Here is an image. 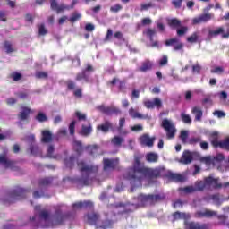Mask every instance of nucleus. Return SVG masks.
I'll list each match as a JSON object with an SVG mask.
<instances>
[{
	"label": "nucleus",
	"instance_id": "nucleus-45",
	"mask_svg": "<svg viewBox=\"0 0 229 229\" xmlns=\"http://www.w3.org/2000/svg\"><path fill=\"white\" fill-rule=\"evenodd\" d=\"M81 19V14L78 13H72V16L69 18V21L72 24H74V22H77V21H80Z\"/></svg>",
	"mask_w": 229,
	"mask_h": 229
},
{
	"label": "nucleus",
	"instance_id": "nucleus-51",
	"mask_svg": "<svg viewBox=\"0 0 229 229\" xmlns=\"http://www.w3.org/2000/svg\"><path fill=\"white\" fill-rule=\"evenodd\" d=\"M159 66L160 67H165L167 64H169V57L167 55H163L161 59H159Z\"/></svg>",
	"mask_w": 229,
	"mask_h": 229
},
{
	"label": "nucleus",
	"instance_id": "nucleus-36",
	"mask_svg": "<svg viewBox=\"0 0 229 229\" xmlns=\"http://www.w3.org/2000/svg\"><path fill=\"white\" fill-rule=\"evenodd\" d=\"M174 219L178 220V219H184V221H187V219H191V215L187 213H182L180 211H176L174 213Z\"/></svg>",
	"mask_w": 229,
	"mask_h": 229
},
{
	"label": "nucleus",
	"instance_id": "nucleus-8",
	"mask_svg": "<svg viewBox=\"0 0 229 229\" xmlns=\"http://www.w3.org/2000/svg\"><path fill=\"white\" fill-rule=\"evenodd\" d=\"M216 216H217V211H213L210 209H205L203 211H197L194 214V217L196 219H203V218H207V219H210L212 217H216Z\"/></svg>",
	"mask_w": 229,
	"mask_h": 229
},
{
	"label": "nucleus",
	"instance_id": "nucleus-11",
	"mask_svg": "<svg viewBox=\"0 0 229 229\" xmlns=\"http://www.w3.org/2000/svg\"><path fill=\"white\" fill-rule=\"evenodd\" d=\"M214 19V14L208 13H202L192 19V24H203L208 22V21H212Z\"/></svg>",
	"mask_w": 229,
	"mask_h": 229
},
{
	"label": "nucleus",
	"instance_id": "nucleus-59",
	"mask_svg": "<svg viewBox=\"0 0 229 229\" xmlns=\"http://www.w3.org/2000/svg\"><path fill=\"white\" fill-rule=\"evenodd\" d=\"M66 87L68 90H74V89H76V82H74V81L68 80L66 81Z\"/></svg>",
	"mask_w": 229,
	"mask_h": 229
},
{
	"label": "nucleus",
	"instance_id": "nucleus-21",
	"mask_svg": "<svg viewBox=\"0 0 229 229\" xmlns=\"http://www.w3.org/2000/svg\"><path fill=\"white\" fill-rule=\"evenodd\" d=\"M41 142L44 144H49L53 142V133L49 130H43L41 131Z\"/></svg>",
	"mask_w": 229,
	"mask_h": 229
},
{
	"label": "nucleus",
	"instance_id": "nucleus-32",
	"mask_svg": "<svg viewBox=\"0 0 229 229\" xmlns=\"http://www.w3.org/2000/svg\"><path fill=\"white\" fill-rule=\"evenodd\" d=\"M151 69H153V63L147 60L142 63L141 66L139 68V71H140V72H148V71H151Z\"/></svg>",
	"mask_w": 229,
	"mask_h": 229
},
{
	"label": "nucleus",
	"instance_id": "nucleus-57",
	"mask_svg": "<svg viewBox=\"0 0 229 229\" xmlns=\"http://www.w3.org/2000/svg\"><path fill=\"white\" fill-rule=\"evenodd\" d=\"M187 31H189V28L187 26L181 27V29H177V35L178 37H183Z\"/></svg>",
	"mask_w": 229,
	"mask_h": 229
},
{
	"label": "nucleus",
	"instance_id": "nucleus-42",
	"mask_svg": "<svg viewBox=\"0 0 229 229\" xmlns=\"http://www.w3.org/2000/svg\"><path fill=\"white\" fill-rule=\"evenodd\" d=\"M48 76L49 74L47 73V72L38 71V72H36L35 73V77L38 80H47Z\"/></svg>",
	"mask_w": 229,
	"mask_h": 229
},
{
	"label": "nucleus",
	"instance_id": "nucleus-5",
	"mask_svg": "<svg viewBox=\"0 0 229 229\" xmlns=\"http://www.w3.org/2000/svg\"><path fill=\"white\" fill-rule=\"evenodd\" d=\"M162 128L166 131V139L171 140V139H174L176 136V127L173 122L168 119H164L161 123Z\"/></svg>",
	"mask_w": 229,
	"mask_h": 229
},
{
	"label": "nucleus",
	"instance_id": "nucleus-49",
	"mask_svg": "<svg viewBox=\"0 0 229 229\" xmlns=\"http://www.w3.org/2000/svg\"><path fill=\"white\" fill-rule=\"evenodd\" d=\"M180 139L182 144H187V139H189V131H182L180 134Z\"/></svg>",
	"mask_w": 229,
	"mask_h": 229
},
{
	"label": "nucleus",
	"instance_id": "nucleus-35",
	"mask_svg": "<svg viewBox=\"0 0 229 229\" xmlns=\"http://www.w3.org/2000/svg\"><path fill=\"white\" fill-rule=\"evenodd\" d=\"M146 160L149 164H155L158 162V155L155 152H150L146 155Z\"/></svg>",
	"mask_w": 229,
	"mask_h": 229
},
{
	"label": "nucleus",
	"instance_id": "nucleus-39",
	"mask_svg": "<svg viewBox=\"0 0 229 229\" xmlns=\"http://www.w3.org/2000/svg\"><path fill=\"white\" fill-rule=\"evenodd\" d=\"M129 115L132 117V119H144V115L135 111L133 107L129 109Z\"/></svg>",
	"mask_w": 229,
	"mask_h": 229
},
{
	"label": "nucleus",
	"instance_id": "nucleus-29",
	"mask_svg": "<svg viewBox=\"0 0 229 229\" xmlns=\"http://www.w3.org/2000/svg\"><path fill=\"white\" fill-rule=\"evenodd\" d=\"M138 201L139 203H140V205H142V207L148 205V203H149V205H151V195H144V194H140L138 196Z\"/></svg>",
	"mask_w": 229,
	"mask_h": 229
},
{
	"label": "nucleus",
	"instance_id": "nucleus-27",
	"mask_svg": "<svg viewBox=\"0 0 229 229\" xmlns=\"http://www.w3.org/2000/svg\"><path fill=\"white\" fill-rule=\"evenodd\" d=\"M85 149L88 154H89L91 157H96L99 151V146L98 145H88L85 147Z\"/></svg>",
	"mask_w": 229,
	"mask_h": 229
},
{
	"label": "nucleus",
	"instance_id": "nucleus-41",
	"mask_svg": "<svg viewBox=\"0 0 229 229\" xmlns=\"http://www.w3.org/2000/svg\"><path fill=\"white\" fill-rule=\"evenodd\" d=\"M74 148L77 155H81L83 153V144L81 141H74Z\"/></svg>",
	"mask_w": 229,
	"mask_h": 229
},
{
	"label": "nucleus",
	"instance_id": "nucleus-61",
	"mask_svg": "<svg viewBox=\"0 0 229 229\" xmlns=\"http://www.w3.org/2000/svg\"><path fill=\"white\" fill-rule=\"evenodd\" d=\"M225 70L221 66H216L214 69H211V74H223Z\"/></svg>",
	"mask_w": 229,
	"mask_h": 229
},
{
	"label": "nucleus",
	"instance_id": "nucleus-20",
	"mask_svg": "<svg viewBox=\"0 0 229 229\" xmlns=\"http://www.w3.org/2000/svg\"><path fill=\"white\" fill-rule=\"evenodd\" d=\"M32 112L33 111L31 110V108H30L28 106L21 107V112H20L18 114V119L20 121H28V119H30V115H31Z\"/></svg>",
	"mask_w": 229,
	"mask_h": 229
},
{
	"label": "nucleus",
	"instance_id": "nucleus-43",
	"mask_svg": "<svg viewBox=\"0 0 229 229\" xmlns=\"http://www.w3.org/2000/svg\"><path fill=\"white\" fill-rule=\"evenodd\" d=\"M4 47L6 50L7 54L14 53L15 49L13 48L12 42L10 41H4Z\"/></svg>",
	"mask_w": 229,
	"mask_h": 229
},
{
	"label": "nucleus",
	"instance_id": "nucleus-34",
	"mask_svg": "<svg viewBox=\"0 0 229 229\" xmlns=\"http://www.w3.org/2000/svg\"><path fill=\"white\" fill-rule=\"evenodd\" d=\"M208 186V183H207V178L204 179V181H199L195 182L194 188L196 189V192L205 191L206 187Z\"/></svg>",
	"mask_w": 229,
	"mask_h": 229
},
{
	"label": "nucleus",
	"instance_id": "nucleus-7",
	"mask_svg": "<svg viewBox=\"0 0 229 229\" xmlns=\"http://www.w3.org/2000/svg\"><path fill=\"white\" fill-rule=\"evenodd\" d=\"M97 110L101 112L102 114H105V115H121L123 112L119 109V107H115L114 106H105L104 105L98 106Z\"/></svg>",
	"mask_w": 229,
	"mask_h": 229
},
{
	"label": "nucleus",
	"instance_id": "nucleus-14",
	"mask_svg": "<svg viewBox=\"0 0 229 229\" xmlns=\"http://www.w3.org/2000/svg\"><path fill=\"white\" fill-rule=\"evenodd\" d=\"M165 46H173L174 51H182V49H183V43L180 42V39L176 38L166 39Z\"/></svg>",
	"mask_w": 229,
	"mask_h": 229
},
{
	"label": "nucleus",
	"instance_id": "nucleus-58",
	"mask_svg": "<svg viewBox=\"0 0 229 229\" xmlns=\"http://www.w3.org/2000/svg\"><path fill=\"white\" fill-rule=\"evenodd\" d=\"M217 219H218V223L219 225H226V221H228V216H225V215H218L216 216Z\"/></svg>",
	"mask_w": 229,
	"mask_h": 229
},
{
	"label": "nucleus",
	"instance_id": "nucleus-62",
	"mask_svg": "<svg viewBox=\"0 0 229 229\" xmlns=\"http://www.w3.org/2000/svg\"><path fill=\"white\" fill-rule=\"evenodd\" d=\"M172 4L174 8L180 10V8H182V4H183V0H173Z\"/></svg>",
	"mask_w": 229,
	"mask_h": 229
},
{
	"label": "nucleus",
	"instance_id": "nucleus-54",
	"mask_svg": "<svg viewBox=\"0 0 229 229\" xmlns=\"http://www.w3.org/2000/svg\"><path fill=\"white\" fill-rule=\"evenodd\" d=\"M11 78L13 81H19V80H22V73L13 72V73H11Z\"/></svg>",
	"mask_w": 229,
	"mask_h": 229
},
{
	"label": "nucleus",
	"instance_id": "nucleus-1",
	"mask_svg": "<svg viewBox=\"0 0 229 229\" xmlns=\"http://www.w3.org/2000/svg\"><path fill=\"white\" fill-rule=\"evenodd\" d=\"M162 173H164V168H151L146 166L144 164L140 163L139 157H135L132 166L127 168L126 173L123 174V178L128 180L132 187H139V185H142L144 180L151 181L160 178Z\"/></svg>",
	"mask_w": 229,
	"mask_h": 229
},
{
	"label": "nucleus",
	"instance_id": "nucleus-30",
	"mask_svg": "<svg viewBox=\"0 0 229 229\" xmlns=\"http://www.w3.org/2000/svg\"><path fill=\"white\" fill-rule=\"evenodd\" d=\"M165 199V195L164 193L160 194H150V205H155L158 201H164Z\"/></svg>",
	"mask_w": 229,
	"mask_h": 229
},
{
	"label": "nucleus",
	"instance_id": "nucleus-12",
	"mask_svg": "<svg viewBox=\"0 0 229 229\" xmlns=\"http://www.w3.org/2000/svg\"><path fill=\"white\" fill-rule=\"evenodd\" d=\"M157 138L149 137V134H143L139 138L140 146H146L147 148H153Z\"/></svg>",
	"mask_w": 229,
	"mask_h": 229
},
{
	"label": "nucleus",
	"instance_id": "nucleus-28",
	"mask_svg": "<svg viewBox=\"0 0 229 229\" xmlns=\"http://www.w3.org/2000/svg\"><path fill=\"white\" fill-rule=\"evenodd\" d=\"M103 164H104V171H106L107 169H115L117 165V164L115 163V160L108 159V158H104Z\"/></svg>",
	"mask_w": 229,
	"mask_h": 229
},
{
	"label": "nucleus",
	"instance_id": "nucleus-31",
	"mask_svg": "<svg viewBox=\"0 0 229 229\" xmlns=\"http://www.w3.org/2000/svg\"><path fill=\"white\" fill-rule=\"evenodd\" d=\"M191 114H193V115H195V121L199 122L203 118V110H201V107H199V106H194L191 109Z\"/></svg>",
	"mask_w": 229,
	"mask_h": 229
},
{
	"label": "nucleus",
	"instance_id": "nucleus-4",
	"mask_svg": "<svg viewBox=\"0 0 229 229\" xmlns=\"http://www.w3.org/2000/svg\"><path fill=\"white\" fill-rule=\"evenodd\" d=\"M26 192H28V191L17 186L14 190L7 193L5 198L3 199V202L5 205H12V203H15L16 201H19V199L26 198Z\"/></svg>",
	"mask_w": 229,
	"mask_h": 229
},
{
	"label": "nucleus",
	"instance_id": "nucleus-46",
	"mask_svg": "<svg viewBox=\"0 0 229 229\" xmlns=\"http://www.w3.org/2000/svg\"><path fill=\"white\" fill-rule=\"evenodd\" d=\"M181 119L182 123H184L185 124H191V123H192V119L191 118V115L185 113L181 114Z\"/></svg>",
	"mask_w": 229,
	"mask_h": 229
},
{
	"label": "nucleus",
	"instance_id": "nucleus-38",
	"mask_svg": "<svg viewBox=\"0 0 229 229\" xmlns=\"http://www.w3.org/2000/svg\"><path fill=\"white\" fill-rule=\"evenodd\" d=\"M53 182V178L51 177H45L38 180L39 187H47V185H51Z\"/></svg>",
	"mask_w": 229,
	"mask_h": 229
},
{
	"label": "nucleus",
	"instance_id": "nucleus-48",
	"mask_svg": "<svg viewBox=\"0 0 229 229\" xmlns=\"http://www.w3.org/2000/svg\"><path fill=\"white\" fill-rule=\"evenodd\" d=\"M35 119L36 121H38V123H46V121H47V115L44 113H38Z\"/></svg>",
	"mask_w": 229,
	"mask_h": 229
},
{
	"label": "nucleus",
	"instance_id": "nucleus-3",
	"mask_svg": "<svg viewBox=\"0 0 229 229\" xmlns=\"http://www.w3.org/2000/svg\"><path fill=\"white\" fill-rule=\"evenodd\" d=\"M71 219H72V213H64L61 208H57L52 216L50 223L52 226H60L62 225H65V223H67V221H71Z\"/></svg>",
	"mask_w": 229,
	"mask_h": 229
},
{
	"label": "nucleus",
	"instance_id": "nucleus-19",
	"mask_svg": "<svg viewBox=\"0 0 229 229\" xmlns=\"http://www.w3.org/2000/svg\"><path fill=\"white\" fill-rule=\"evenodd\" d=\"M85 219L88 223V225H98V223H99V214L98 213H88L85 216Z\"/></svg>",
	"mask_w": 229,
	"mask_h": 229
},
{
	"label": "nucleus",
	"instance_id": "nucleus-24",
	"mask_svg": "<svg viewBox=\"0 0 229 229\" xmlns=\"http://www.w3.org/2000/svg\"><path fill=\"white\" fill-rule=\"evenodd\" d=\"M112 128H114V125L110 123V121L106 120L104 123L97 127V130L103 131V133H108Z\"/></svg>",
	"mask_w": 229,
	"mask_h": 229
},
{
	"label": "nucleus",
	"instance_id": "nucleus-33",
	"mask_svg": "<svg viewBox=\"0 0 229 229\" xmlns=\"http://www.w3.org/2000/svg\"><path fill=\"white\" fill-rule=\"evenodd\" d=\"M76 81H81L83 80L85 83H90V77H89V73H86L83 70L81 72L77 73Z\"/></svg>",
	"mask_w": 229,
	"mask_h": 229
},
{
	"label": "nucleus",
	"instance_id": "nucleus-25",
	"mask_svg": "<svg viewBox=\"0 0 229 229\" xmlns=\"http://www.w3.org/2000/svg\"><path fill=\"white\" fill-rule=\"evenodd\" d=\"M167 25L173 30H178V28H182V21L178 18L168 19Z\"/></svg>",
	"mask_w": 229,
	"mask_h": 229
},
{
	"label": "nucleus",
	"instance_id": "nucleus-56",
	"mask_svg": "<svg viewBox=\"0 0 229 229\" xmlns=\"http://www.w3.org/2000/svg\"><path fill=\"white\" fill-rule=\"evenodd\" d=\"M112 37H114V30H112V29H108L104 38V42H110V40H112Z\"/></svg>",
	"mask_w": 229,
	"mask_h": 229
},
{
	"label": "nucleus",
	"instance_id": "nucleus-44",
	"mask_svg": "<svg viewBox=\"0 0 229 229\" xmlns=\"http://www.w3.org/2000/svg\"><path fill=\"white\" fill-rule=\"evenodd\" d=\"M69 133L71 137H74V133H76V121H72L68 127Z\"/></svg>",
	"mask_w": 229,
	"mask_h": 229
},
{
	"label": "nucleus",
	"instance_id": "nucleus-17",
	"mask_svg": "<svg viewBox=\"0 0 229 229\" xmlns=\"http://www.w3.org/2000/svg\"><path fill=\"white\" fill-rule=\"evenodd\" d=\"M192 160H194V157L192 156V152L189 150H184L182 157L180 159L181 164H183L184 165H188V164H191Z\"/></svg>",
	"mask_w": 229,
	"mask_h": 229
},
{
	"label": "nucleus",
	"instance_id": "nucleus-9",
	"mask_svg": "<svg viewBox=\"0 0 229 229\" xmlns=\"http://www.w3.org/2000/svg\"><path fill=\"white\" fill-rule=\"evenodd\" d=\"M206 183L208 186H212L213 189H223V187H229V182L224 183V185L219 182V179H216L212 176L206 177Z\"/></svg>",
	"mask_w": 229,
	"mask_h": 229
},
{
	"label": "nucleus",
	"instance_id": "nucleus-10",
	"mask_svg": "<svg viewBox=\"0 0 229 229\" xmlns=\"http://www.w3.org/2000/svg\"><path fill=\"white\" fill-rule=\"evenodd\" d=\"M209 140L213 148L224 149L225 140L219 141V133L217 131H214L209 135Z\"/></svg>",
	"mask_w": 229,
	"mask_h": 229
},
{
	"label": "nucleus",
	"instance_id": "nucleus-26",
	"mask_svg": "<svg viewBox=\"0 0 229 229\" xmlns=\"http://www.w3.org/2000/svg\"><path fill=\"white\" fill-rule=\"evenodd\" d=\"M93 129H92V124L89 123V125H82L81 129L80 131V135H81L82 137H89L90 135V133H92Z\"/></svg>",
	"mask_w": 229,
	"mask_h": 229
},
{
	"label": "nucleus",
	"instance_id": "nucleus-40",
	"mask_svg": "<svg viewBox=\"0 0 229 229\" xmlns=\"http://www.w3.org/2000/svg\"><path fill=\"white\" fill-rule=\"evenodd\" d=\"M111 142L114 146H117L118 148H120V146L123 145V142H124V140L121 136H114L111 140Z\"/></svg>",
	"mask_w": 229,
	"mask_h": 229
},
{
	"label": "nucleus",
	"instance_id": "nucleus-22",
	"mask_svg": "<svg viewBox=\"0 0 229 229\" xmlns=\"http://www.w3.org/2000/svg\"><path fill=\"white\" fill-rule=\"evenodd\" d=\"M165 176L166 178H168V180H171L172 182H182L185 181V178L183 177V175L180 174H174L173 172H167Z\"/></svg>",
	"mask_w": 229,
	"mask_h": 229
},
{
	"label": "nucleus",
	"instance_id": "nucleus-2",
	"mask_svg": "<svg viewBox=\"0 0 229 229\" xmlns=\"http://www.w3.org/2000/svg\"><path fill=\"white\" fill-rule=\"evenodd\" d=\"M77 167L82 174H86L87 178L81 179L80 182L83 183V185H89V176L90 174H96L98 171H99V166L95 165L88 164L87 162L81 160L77 162Z\"/></svg>",
	"mask_w": 229,
	"mask_h": 229
},
{
	"label": "nucleus",
	"instance_id": "nucleus-52",
	"mask_svg": "<svg viewBox=\"0 0 229 229\" xmlns=\"http://www.w3.org/2000/svg\"><path fill=\"white\" fill-rule=\"evenodd\" d=\"M157 33V30L155 29H147L145 31V35L147 37H149L150 42H153V36Z\"/></svg>",
	"mask_w": 229,
	"mask_h": 229
},
{
	"label": "nucleus",
	"instance_id": "nucleus-64",
	"mask_svg": "<svg viewBox=\"0 0 229 229\" xmlns=\"http://www.w3.org/2000/svg\"><path fill=\"white\" fill-rule=\"evenodd\" d=\"M113 225H114V222L112 220H105L102 223L101 228L103 229L110 228L112 227Z\"/></svg>",
	"mask_w": 229,
	"mask_h": 229
},
{
	"label": "nucleus",
	"instance_id": "nucleus-15",
	"mask_svg": "<svg viewBox=\"0 0 229 229\" xmlns=\"http://www.w3.org/2000/svg\"><path fill=\"white\" fill-rule=\"evenodd\" d=\"M0 164H2L5 169H13V171L17 169L15 161L8 159L4 155H0Z\"/></svg>",
	"mask_w": 229,
	"mask_h": 229
},
{
	"label": "nucleus",
	"instance_id": "nucleus-23",
	"mask_svg": "<svg viewBox=\"0 0 229 229\" xmlns=\"http://www.w3.org/2000/svg\"><path fill=\"white\" fill-rule=\"evenodd\" d=\"M38 217L39 219H42L45 221V223H50L51 225V212L47 209H41L38 212Z\"/></svg>",
	"mask_w": 229,
	"mask_h": 229
},
{
	"label": "nucleus",
	"instance_id": "nucleus-37",
	"mask_svg": "<svg viewBox=\"0 0 229 229\" xmlns=\"http://www.w3.org/2000/svg\"><path fill=\"white\" fill-rule=\"evenodd\" d=\"M75 162H76V157L71 156L64 159V165L69 169H72V167H74Z\"/></svg>",
	"mask_w": 229,
	"mask_h": 229
},
{
	"label": "nucleus",
	"instance_id": "nucleus-63",
	"mask_svg": "<svg viewBox=\"0 0 229 229\" xmlns=\"http://www.w3.org/2000/svg\"><path fill=\"white\" fill-rule=\"evenodd\" d=\"M73 96L75 98H79V99H81V98H83V89H81V88H77L74 91H73Z\"/></svg>",
	"mask_w": 229,
	"mask_h": 229
},
{
	"label": "nucleus",
	"instance_id": "nucleus-16",
	"mask_svg": "<svg viewBox=\"0 0 229 229\" xmlns=\"http://www.w3.org/2000/svg\"><path fill=\"white\" fill-rule=\"evenodd\" d=\"M143 105L148 110H153V108H162V100L158 98H155L153 101L146 100L143 102Z\"/></svg>",
	"mask_w": 229,
	"mask_h": 229
},
{
	"label": "nucleus",
	"instance_id": "nucleus-50",
	"mask_svg": "<svg viewBox=\"0 0 229 229\" xmlns=\"http://www.w3.org/2000/svg\"><path fill=\"white\" fill-rule=\"evenodd\" d=\"M181 191H182V192H185V194H192L196 192V188L194 186H186L184 188H182Z\"/></svg>",
	"mask_w": 229,
	"mask_h": 229
},
{
	"label": "nucleus",
	"instance_id": "nucleus-6",
	"mask_svg": "<svg viewBox=\"0 0 229 229\" xmlns=\"http://www.w3.org/2000/svg\"><path fill=\"white\" fill-rule=\"evenodd\" d=\"M221 35L222 38H229V30L225 31V27H216L215 29H208V38H216Z\"/></svg>",
	"mask_w": 229,
	"mask_h": 229
},
{
	"label": "nucleus",
	"instance_id": "nucleus-13",
	"mask_svg": "<svg viewBox=\"0 0 229 229\" xmlns=\"http://www.w3.org/2000/svg\"><path fill=\"white\" fill-rule=\"evenodd\" d=\"M50 1V8L53 12H56V13H62V12H65V10H71L69 5H65L64 4H58L56 0H49Z\"/></svg>",
	"mask_w": 229,
	"mask_h": 229
},
{
	"label": "nucleus",
	"instance_id": "nucleus-53",
	"mask_svg": "<svg viewBox=\"0 0 229 229\" xmlns=\"http://www.w3.org/2000/svg\"><path fill=\"white\" fill-rule=\"evenodd\" d=\"M55 153V146L49 145L47 149V157L48 158H55V156L53 155Z\"/></svg>",
	"mask_w": 229,
	"mask_h": 229
},
{
	"label": "nucleus",
	"instance_id": "nucleus-55",
	"mask_svg": "<svg viewBox=\"0 0 229 229\" xmlns=\"http://www.w3.org/2000/svg\"><path fill=\"white\" fill-rule=\"evenodd\" d=\"M38 28L39 35H41L42 37H44L45 35H47V29H46V25H44V23H41L40 25H38Z\"/></svg>",
	"mask_w": 229,
	"mask_h": 229
},
{
	"label": "nucleus",
	"instance_id": "nucleus-18",
	"mask_svg": "<svg viewBox=\"0 0 229 229\" xmlns=\"http://www.w3.org/2000/svg\"><path fill=\"white\" fill-rule=\"evenodd\" d=\"M94 207V203L90 200L80 201L72 204V208L75 210H81V208H92Z\"/></svg>",
	"mask_w": 229,
	"mask_h": 229
},
{
	"label": "nucleus",
	"instance_id": "nucleus-47",
	"mask_svg": "<svg viewBox=\"0 0 229 229\" xmlns=\"http://www.w3.org/2000/svg\"><path fill=\"white\" fill-rule=\"evenodd\" d=\"M198 32H193L192 35L187 38V42L190 44H196V42H198Z\"/></svg>",
	"mask_w": 229,
	"mask_h": 229
},
{
	"label": "nucleus",
	"instance_id": "nucleus-60",
	"mask_svg": "<svg viewBox=\"0 0 229 229\" xmlns=\"http://www.w3.org/2000/svg\"><path fill=\"white\" fill-rule=\"evenodd\" d=\"M199 142H201V137H193L189 140L188 144L194 146Z\"/></svg>",
	"mask_w": 229,
	"mask_h": 229
}]
</instances>
